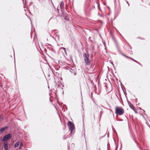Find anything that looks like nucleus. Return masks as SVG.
Returning <instances> with one entry per match:
<instances>
[{
  "label": "nucleus",
  "instance_id": "obj_1",
  "mask_svg": "<svg viewBox=\"0 0 150 150\" xmlns=\"http://www.w3.org/2000/svg\"><path fill=\"white\" fill-rule=\"evenodd\" d=\"M89 55L87 54L84 53L83 55V58L85 65H90L91 64V60L89 58Z\"/></svg>",
  "mask_w": 150,
  "mask_h": 150
},
{
  "label": "nucleus",
  "instance_id": "obj_11",
  "mask_svg": "<svg viewBox=\"0 0 150 150\" xmlns=\"http://www.w3.org/2000/svg\"><path fill=\"white\" fill-rule=\"evenodd\" d=\"M3 116L1 115H0V121H1L3 120Z\"/></svg>",
  "mask_w": 150,
  "mask_h": 150
},
{
  "label": "nucleus",
  "instance_id": "obj_8",
  "mask_svg": "<svg viewBox=\"0 0 150 150\" xmlns=\"http://www.w3.org/2000/svg\"><path fill=\"white\" fill-rule=\"evenodd\" d=\"M7 127H6L0 129V134L3 132L4 130L7 129Z\"/></svg>",
  "mask_w": 150,
  "mask_h": 150
},
{
  "label": "nucleus",
  "instance_id": "obj_2",
  "mask_svg": "<svg viewBox=\"0 0 150 150\" xmlns=\"http://www.w3.org/2000/svg\"><path fill=\"white\" fill-rule=\"evenodd\" d=\"M115 109V113L117 115H121L124 114V110L120 106H116Z\"/></svg>",
  "mask_w": 150,
  "mask_h": 150
},
{
  "label": "nucleus",
  "instance_id": "obj_6",
  "mask_svg": "<svg viewBox=\"0 0 150 150\" xmlns=\"http://www.w3.org/2000/svg\"><path fill=\"white\" fill-rule=\"evenodd\" d=\"M122 55L124 56V57H126V58H128V59H130L132 60L133 61H134V62H137V61L135 60H134V59H133V58H131V57H128V56L124 54H122Z\"/></svg>",
  "mask_w": 150,
  "mask_h": 150
},
{
  "label": "nucleus",
  "instance_id": "obj_9",
  "mask_svg": "<svg viewBox=\"0 0 150 150\" xmlns=\"http://www.w3.org/2000/svg\"><path fill=\"white\" fill-rule=\"evenodd\" d=\"M19 144L20 142L19 141H18L16 143V144L14 145V147L16 148L18 147L19 146Z\"/></svg>",
  "mask_w": 150,
  "mask_h": 150
},
{
  "label": "nucleus",
  "instance_id": "obj_4",
  "mask_svg": "<svg viewBox=\"0 0 150 150\" xmlns=\"http://www.w3.org/2000/svg\"><path fill=\"white\" fill-rule=\"evenodd\" d=\"M11 137V135L10 134H8L5 136L2 139L3 141H6L10 139Z\"/></svg>",
  "mask_w": 150,
  "mask_h": 150
},
{
  "label": "nucleus",
  "instance_id": "obj_3",
  "mask_svg": "<svg viewBox=\"0 0 150 150\" xmlns=\"http://www.w3.org/2000/svg\"><path fill=\"white\" fill-rule=\"evenodd\" d=\"M68 126L69 128V129L71 130V132H72L73 129H75L74 124L71 122L69 121L68 122Z\"/></svg>",
  "mask_w": 150,
  "mask_h": 150
},
{
  "label": "nucleus",
  "instance_id": "obj_10",
  "mask_svg": "<svg viewBox=\"0 0 150 150\" xmlns=\"http://www.w3.org/2000/svg\"><path fill=\"white\" fill-rule=\"evenodd\" d=\"M60 49H63L64 50V52L65 53V54H67V53L65 48L64 47H62Z\"/></svg>",
  "mask_w": 150,
  "mask_h": 150
},
{
  "label": "nucleus",
  "instance_id": "obj_7",
  "mask_svg": "<svg viewBox=\"0 0 150 150\" xmlns=\"http://www.w3.org/2000/svg\"><path fill=\"white\" fill-rule=\"evenodd\" d=\"M129 105L130 108L133 109L135 112L136 113V112L135 111L136 109L134 107L132 104L131 103H130L129 104Z\"/></svg>",
  "mask_w": 150,
  "mask_h": 150
},
{
  "label": "nucleus",
  "instance_id": "obj_5",
  "mask_svg": "<svg viewBox=\"0 0 150 150\" xmlns=\"http://www.w3.org/2000/svg\"><path fill=\"white\" fill-rule=\"evenodd\" d=\"M4 150H8V143L7 142H5L4 143Z\"/></svg>",
  "mask_w": 150,
  "mask_h": 150
},
{
  "label": "nucleus",
  "instance_id": "obj_12",
  "mask_svg": "<svg viewBox=\"0 0 150 150\" xmlns=\"http://www.w3.org/2000/svg\"><path fill=\"white\" fill-rule=\"evenodd\" d=\"M23 146V144L22 143H21L20 144V146H19V149H21L22 147Z\"/></svg>",
  "mask_w": 150,
  "mask_h": 150
},
{
  "label": "nucleus",
  "instance_id": "obj_13",
  "mask_svg": "<svg viewBox=\"0 0 150 150\" xmlns=\"http://www.w3.org/2000/svg\"><path fill=\"white\" fill-rule=\"evenodd\" d=\"M73 70L71 69V70H70V71L71 73H73L74 75H75L76 74V73L74 71L73 72Z\"/></svg>",
  "mask_w": 150,
  "mask_h": 150
}]
</instances>
